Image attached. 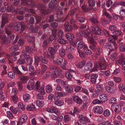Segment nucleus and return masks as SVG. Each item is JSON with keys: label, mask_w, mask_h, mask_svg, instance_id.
<instances>
[{"label": "nucleus", "mask_w": 125, "mask_h": 125, "mask_svg": "<svg viewBox=\"0 0 125 125\" xmlns=\"http://www.w3.org/2000/svg\"><path fill=\"white\" fill-rule=\"evenodd\" d=\"M79 120H78L75 124V125H87L86 123L90 122L89 119L87 117L84 116L82 115L78 116Z\"/></svg>", "instance_id": "nucleus-1"}, {"label": "nucleus", "mask_w": 125, "mask_h": 125, "mask_svg": "<svg viewBox=\"0 0 125 125\" xmlns=\"http://www.w3.org/2000/svg\"><path fill=\"white\" fill-rule=\"evenodd\" d=\"M89 34L87 31L84 30L80 31L79 33H76L77 41H79L82 40V37L83 36H84L86 37H87L89 35Z\"/></svg>", "instance_id": "nucleus-2"}, {"label": "nucleus", "mask_w": 125, "mask_h": 125, "mask_svg": "<svg viewBox=\"0 0 125 125\" xmlns=\"http://www.w3.org/2000/svg\"><path fill=\"white\" fill-rule=\"evenodd\" d=\"M25 28V25L23 23H21L19 22H17L14 27L15 30L18 31L20 30L21 31H24Z\"/></svg>", "instance_id": "nucleus-3"}, {"label": "nucleus", "mask_w": 125, "mask_h": 125, "mask_svg": "<svg viewBox=\"0 0 125 125\" xmlns=\"http://www.w3.org/2000/svg\"><path fill=\"white\" fill-rule=\"evenodd\" d=\"M56 62L57 63L56 64L58 65H60L62 69H66V65L67 64V62L64 59H63L62 57H61L59 61Z\"/></svg>", "instance_id": "nucleus-4"}, {"label": "nucleus", "mask_w": 125, "mask_h": 125, "mask_svg": "<svg viewBox=\"0 0 125 125\" xmlns=\"http://www.w3.org/2000/svg\"><path fill=\"white\" fill-rule=\"evenodd\" d=\"M118 62L119 65L122 66V69L125 70V58L124 55H122L120 56Z\"/></svg>", "instance_id": "nucleus-5"}, {"label": "nucleus", "mask_w": 125, "mask_h": 125, "mask_svg": "<svg viewBox=\"0 0 125 125\" xmlns=\"http://www.w3.org/2000/svg\"><path fill=\"white\" fill-rule=\"evenodd\" d=\"M91 28L93 32L95 35H100L101 34V30L97 25H95L94 27L91 26Z\"/></svg>", "instance_id": "nucleus-6"}, {"label": "nucleus", "mask_w": 125, "mask_h": 125, "mask_svg": "<svg viewBox=\"0 0 125 125\" xmlns=\"http://www.w3.org/2000/svg\"><path fill=\"white\" fill-rule=\"evenodd\" d=\"M93 111L95 114H101L103 112L102 108L100 106H94L93 108Z\"/></svg>", "instance_id": "nucleus-7"}, {"label": "nucleus", "mask_w": 125, "mask_h": 125, "mask_svg": "<svg viewBox=\"0 0 125 125\" xmlns=\"http://www.w3.org/2000/svg\"><path fill=\"white\" fill-rule=\"evenodd\" d=\"M113 35H112V37L115 40H116L118 36H123V32L121 31L117 30L113 32Z\"/></svg>", "instance_id": "nucleus-8"}, {"label": "nucleus", "mask_w": 125, "mask_h": 125, "mask_svg": "<svg viewBox=\"0 0 125 125\" xmlns=\"http://www.w3.org/2000/svg\"><path fill=\"white\" fill-rule=\"evenodd\" d=\"M93 64L91 61L87 62L84 67V71H87L90 70L93 67Z\"/></svg>", "instance_id": "nucleus-9"}, {"label": "nucleus", "mask_w": 125, "mask_h": 125, "mask_svg": "<svg viewBox=\"0 0 125 125\" xmlns=\"http://www.w3.org/2000/svg\"><path fill=\"white\" fill-rule=\"evenodd\" d=\"M27 88L29 90H31V88L33 89H35L34 82V80L32 79H30L29 81Z\"/></svg>", "instance_id": "nucleus-10"}, {"label": "nucleus", "mask_w": 125, "mask_h": 125, "mask_svg": "<svg viewBox=\"0 0 125 125\" xmlns=\"http://www.w3.org/2000/svg\"><path fill=\"white\" fill-rule=\"evenodd\" d=\"M7 15L6 14H3L2 16V21L0 27L2 28L5 24L8 22Z\"/></svg>", "instance_id": "nucleus-11"}, {"label": "nucleus", "mask_w": 125, "mask_h": 125, "mask_svg": "<svg viewBox=\"0 0 125 125\" xmlns=\"http://www.w3.org/2000/svg\"><path fill=\"white\" fill-rule=\"evenodd\" d=\"M12 55L11 53H10L9 55L6 54V55L7 58L8 59V61L9 63H12L11 61L14 62L15 61L17 60V57L16 56H13Z\"/></svg>", "instance_id": "nucleus-12"}, {"label": "nucleus", "mask_w": 125, "mask_h": 125, "mask_svg": "<svg viewBox=\"0 0 125 125\" xmlns=\"http://www.w3.org/2000/svg\"><path fill=\"white\" fill-rule=\"evenodd\" d=\"M27 118V117L26 115H24L21 116L19 118V124L22 125L26 122Z\"/></svg>", "instance_id": "nucleus-13"}, {"label": "nucleus", "mask_w": 125, "mask_h": 125, "mask_svg": "<svg viewBox=\"0 0 125 125\" xmlns=\"http://www.w3.org/2000/svg\"><path fill=\"white\" fill-rule=\"evenodd\" d=\"M80 41L77 44V46L79 49L83 48L84 50L88 49L87 47L85 45V43L82 40Z\"/></svg>", "instance_id": "nucleus-14"}, {"label": "nucleus", "mask_w": 125, "mask_h": 125, "mask_svg": "<svg viewBox=\"0 0 125 125\" xmlns=\"http://www.w3.org/2000/svg\"><path fill=\"white\" fill-rule=\"evenodd\" d=\"M56 0H52L49 3L48 6L49 9L51 11L54 10L55 8L54 6Z\"/></svg>", "instance_id": "nucleus-15"}, {"label": "nucleus", "mask_w": 125, "mask_h": 125, "mask_svg": "<svg viewBox=\"0 0 125 125\" xmlns=\"http://www.w3.org/2000/svg\"><path fill=\"white\" fill-rule=\"evenodd\" d=\"M61 57L59 56H58L56 57L53 55H51V57L49 58L50 60L52 62H53L55 64H56L58 61L60 59Z\"/></svg>", "instance_id": "nucleus-16"}, {"label": "nucleus", "mask_w": 125, "mask_h": 125, "mask_svg": "<svg viewBox=\"0 0 125 125\" xmlns=\"http://www.w3.org/2000/svg\"><path fill=\"white\" fill-rule=\"evenodd\" d=\"M111 109L112 111H114L115 112L118 113H119L121 110V108L119 107V105L117 104H112L111 106Z\"/></svg>", "instance_id": "nucleus-17"}, {"label": "nucleus", "mask_w": 125, "mask_h": 125, "mask_svg": "<svg viewBox=\"0 0 125 125\" xmlns=\"http://www.w3.org/2000/svg\"><path fill=\"white\" fill-rule=\"evenodd\" d=\"M13 26L12 24H10L5 27V32L7 34H10L11 33L10 30L12 29Z\"/></svg>", "instance_id": "nucleus-18"}, {"label": "nucleus", "mask_w": 125, "mask_h": 125, "mask_svg": "<svg viewBox=\"0 0 125 125\" xmlns=\"http://www.w3.org/2000/svg\"><path fill=\"white\" fill-rule=\"evenodd\" d=\"M66 38L68 41H71L74 39V35L70 33H68L66 35Z\"/></svg>", "instance_id": "nucleus-19"}, {"label": "nucleus", "mask_w": 125, "mask_h": 125, "mask_svg": "<svg viewBox=\"0 0 125 125\" xmlns=\"http://www.w3.org/2000/svg\"><path fill=\"white\" fill-rule=\"evenodd\" d=\"M73 99L74 101L78 104H80L82 103V100L77 96H73Z\"/></svg>", "instance_id": "nucleus-20"}, {"label": "nucleus", "mask_w": 125, "mask_h": 125, "mask_svg": "<svg viewBox=\"0 0 125 125\" xmlns=\"http://www.w3.org/2000/svg\"><path fill=\"white\" fill-rule=\"evenodd\" d=\"M98 77V75L95 74H94L91 76V81L92 83L94 84L96 83V82L97 78Z\"/></svg>", "instance_id": "nucleus-21"}, {"label": "nucleus", "mask_w": 125, "mask_h": 125, "mask_svg": "<svg viewBox=\"0 0 125 125\" xmlns=\"http://www.w3.org/2000/svg\"><path fill=\"white\" fill-rule=\"evenodd\" d=\"M100 99L102 102H105L108 100V97L106 94H101L99 96Z\"/></svg>", "instance_id": "nucleus-22"}, {"label": "nucleus", "mask_w": 125, "mask_h": 125, "mask_svg": "<svg viewBox=\"0 0 125 125\" xmlns=\"http://www.w3.org/2000/svg\"><path fill=\"white\" fill-rule=\"evenodd\" d=\"M79 112V109L77 107H74V108L73 112H72V111H70L69 112V113L73 116H75V114L77 115Z\"/></svg>", "instance_id": "nucleus-23"}, {"label": "nucleus", "mask_w": 125, "mask_h": 125, "mask_svg": "<svg viewBox=\"0 0 125 125\" xmlns=\"http://www.w3.org/2000/svg\"><path fill=\"white\" fill-rule=\"evenodd\" d=\"M38 59L41 62L44 64H47L48 63V61L42 56H40L39 57Z\"/></svg>", "instance_id": "nucleus-24"}, {"label": "nucleus", "mask_w": 125, "mask_h": 125, "mask_svg": "<svg viewBox=\"0 0 125 125\" xmlns=\"http://www.w3.org/2000/svg\"><path fill=\"white\" fill-rule=\"evenodd\" d=\"M97 19L96 15L94 14L93 15L92 17L90 19V20L92 22L96 24L98 22Z\"/></svg>", "instance_id": "nucleus-25"}, {"label": "nucleus", "mask_w": 125, "mask_h": 125, "mask_svg": "<svg viewBox=\"0 0 125 125\" xmlns=\"http://www.w3.org/2000/svg\"><path fill=\"white\" fill-rule=\"evenodd\" d=\"M90 104L89 102H86L83 104V105L81 107L80 109L82 110H86Z\"/></svg>", "instance_id": "nucleus-26"}, {"label": "nucleus", "mask_w": 125, "mask_h": 125, "mask_svg": "<svg viewBox=\"0 0 125 125\" xmlns=\"http://www.w3.org/2000/svg\"><path fill=\"white\" fill-rule=\"evenodd\" d=\"M88 2L89 4V9H92V7L95 6V2L94 0H88Z\"/></svg>", "instance_id": "nucleus-27"}, {"label": "nucleus", "mask_w": 125, "mask_h": 125, "mask_svg": "<svg viewBox=\"0 0 125 125\" xmlns=\"http://www.w3.org/2000/svg\"><path fill=\"white\" fill-rule=\"evenodd\" d=\"M118 53L114 52L113 53L110 55V58L111 60L113 61L115 60L116 58L117 55Z\"/></svg>", "instance_id": "nucleus-28"}, {"label": "nucleus", "mask_w": 125, "mask_h": 125, "mask_svg": "<svg viewBox=\"0 0 125 125\" xmlns=\"http://www.w3.org/2000/svg\"><path fill=\"white\" fill-rule=\"evenodd\" d=\"M45 90L47 93H50L52 91V86L50 84L47 85L46 87Z\"/></svg>", "instance_id": "nucleus-29"}, {"label": "nucleus", "mask_w": 125, "mask_h": 125, "mask_svg": "<svg viewBox=\"0 0 125 125\" xmlns=\"http://www.w3.org/2000/svg\"><path fill=\"white\" fill-rule=\"evenodd\" d=\"M12 70L15 73H17L18 74H22V73L19 70L17 66L12 67Z\"/></svg>", "instance_id": "nucleus-30"}, {"label": "nucleus", "mask_w": 125, "mask_h": 125, "mask_svg": "<svg viewBox=\"0 0 125 125\" xmlns=\"http://www.w3.org/2000/svg\"><path fill=\"white\" fill-rule=\"evenodd\" d=\"M46 5L42 4H39L37 6V7L38 9L41 11L45 9Z\"/></svg>", "instance_id": "nucleus-31"}, {"label": "nucleus", "mask_w": 125, "mask_h": 125, "mask_svg": "<svg viewBox=\"0 0 125 125\" xmlns=\"http://www.w3.org/2000/svg\"><path fill=\"white\" fill-rule=\"evenodd\" d=\"M97 90L95 91V92L97 93H102V92L103 89V87L101 85H99L97 87Z\"/></svg>", "instance_id": "nucleus-32"}, {"label": "nucleus", "mask_w": 125, "mask_h": 125, "mask_svg": "<svg viewBox=\"0 0 125 125\" xmlns=\"http://www.w3.org/2000/svg\"><path fill=\"white\" fill-rule=\"evenodd\" d=\"M85 63L86 62L84 60H83L78 63L77 67L78 68H81L85 65Z\"/></svg>", "instance_id": "nucleus-33"}, {"label": "nucleus", "mask_w": 125, "mask_h": 125, "mask_svg": "<svg viewBox=\"0 0 125 125\" xmlns=\"http://www.w3.org/2000/svg\"><path fill=\"white\" fill-rule=\"evenodd\" d=\"M37 106L39 108H41L43 106L44 104L43 102L42 101H38L36 102Z\"/></svg>", "instance_id": "nucleus-34"}, {"label": "nucleus", "mask_w": 125, "mask_h": 125, "mask_svg": "<svg viewBox=\"0 0 125 125\" xmlns=\"http://www.w3.org/2000/svg\"><path fill=\"white\" fill-rule=\"evenodd\" d=\"M56 90L55 92V93H57V94H62L61 92L62 91V88L60 85H57L56 86Z\"/></svg>", "instance_id": "nucleus-35"}, {"label": "nucleus", "mask_w": 125, "mask_h": 125, "mask_svg": "<svg viewBox=\"0 0 125 125\" xmlns=\"http://www.w3.org/2000/svg\"><path fill=\"white\" fill-rule=\"evenodd\" d=\"M119 47L120 51L123 52H125V44L122 43H121L119 44Z\"/></svg>", "instance_id": "nucleus-36"}, {"label": "nucleus", "mask_w": 125, "mask_h": 125, "mask_svg": "<svg viewBox=\"0 0 125 125\" xmlns=\"http://www.w3.org/2000/svg\"><path fill=\"white\" fill-rule=\"evenodd\" d=\"M23 96L24 101L25 102H27L30 98L29 94H23Z\"/></svg>", "instance_id": "nucleus-37"}, {"label": "nucleus", "mask_w": 125, "mask_h": 125, "mask_svg": "<svg viewBox=\"0 0 125 125\" xmlns=\"http://www.w3.org/2000/svg\"><path fill=\"white\" fill-rule=\"evenodd\" d=\"M58 42L62 44H65L67 43V42L66 40H64L62 37H60L58 40Z\"/></svg>", "instance_id": "nucleus-38"}, {"label": "nucleus", "mask_w": 125, "mask_h": 125, "mask_svg": "<svg viewBox=\"0 0 125 125\" xmlns=\"http://www.w3.org/2000/svg\"><path fill=\"white\" fill-rule=\"evenodd\" d=\"M66 22L65 24V30L67 31H72L73 29L72 26L70 25L66 24Z\"/></svg>", "instance_id": "nucleus-39"}, {"label": "nucleus", "mask_w": 125, "mask_h": 125, "mask_svg": "<svg viewBox=\"0 0 125 125\" xmlns=\"http://www.w3.org/2000/svg\"><path fill=\"white\" fill-rule=\"evenodd\" d=\"M25 8L24 7H22L20 9H17L15 10V13L18 12L20 14H22L23 13V10H25Z\"/></svg>", "instance_id": "nucleus-40"}, {"label": "nucleus", "mask_w": 125, "mask_h": 125, "mask_svg": "<svg viewBox=\"0 0 125 125\" xmlns=\"http://www.w3.org/2000/svg\"><path fill=\"white\" fill-rule=\"evenodd\" d=\"M19 48V46L18 45H14L13 46L10 48V51H12L13 52L17 50Z\"/></svg>", "instance_id": "nucleus-41"}, {"label": "nucleus", "mask_w": 125, "mask_h": 125, "mask_svg": "<svg viewBox=\"0 0 125 125\" xmlns=\"http://www.w3.org/2000/svg\"><path fill=\"white\" fill-rule=\"evenodd\" d=\"M71 120V117L69 115H66L64 117L63 120L65 123H67Z\"/></svg>", "instance_id": "nucleus-42"}, {"label": "nucleus", "mask_w": 125, "mask_h": 125, "mask_svg": "<svg viewBox=\"0 0 125 125\" xmlns=\"http://www.w3.org/2000/svg\"><path fill=\"white\" fill-rule=\"evenodd\" d=\"M10 110L14 114H17V112L18 110V108H14L13 106H11L10 108Z\"/></svg>", "instance_id": "nucleus-43"}, {"label": "nucleus", "mask_w": 125, "mask_h": 125, "mask_svg": "<svg viewBox=\"0 0 125 125\" xmlns=\"http://www.w3.org/2000/svg\"><path fill=\"white\" fill-rule=\"evenodd\" d=\"M12 98L14 103L16 104L18 102V97L16 94H14L12 95Z\"/></svg>", "instance_id": "nucleus-44"}, {"label": "nucleus", "mask_w": 125, "mask_h": 125, "mask_svg": "<svg viewBox=\"0 0 125 125\" xmlns=\"http://www.w3.org/2000/svg\"><path fill=\"white\" fill-rule=\"evenodd\" d=\"M120 14L121 17H125V7L122 8V9L120 12Z\"/></svg>", "instance_id": "nucleus-45"}, {"label": "nucleus", "mask_w": 125, "mask_h": 125, "mask_svg": "<svg viewBox=\"0 0 125 125\" xmlns=\"http://www.w3.org/2000/svg\"><path fill=\"white\" fill-rule=\"evenodd\" d=\"M33 62L32 59L30 57H27L26 59V63L28 65H31Z\"/></svg>", "instance_id": "nucleus-46"}, {"label": "nucleus", "mask_w": 125, "mask_h": 125, "mask_svg": "<svg viewBox=\"0 0 125 125\" xmlns=\"http://www.w3.org/2000/svg\"><path fill=\"white\" fill-rule=\"evenodd\" d=\"M64 102L62 100H58L55 101V105L58 106L62 105L64 104Z\"/></svg>", "instance_id": "nucleus-47"}, {"label": "nucleus", "mask_w": 125, "mask_h": 125, "mask_svg": "<svg viewBox=\"0 0 125 125\" xmlns=\"http://www.w3.org/2000/svg\"><path fill=\"white\" fill-rule=\"evenodd\" d=\"M98 46L96 44V43L95 44L92 45L90 46V49L93 51L95 52Z\"/></svg>", "instance_id": "nucleus-48"}, {"label": "nucleus", "mask_w": 125, "mask_h": 125, "mask_svg": "<svg viewBox=\"0 0 125 125\" xmlns=\"http://www.w3.org/2000/svg\"><path fill=\"white\" fill-rule=\"evenodd\" d=\"M119 91L121 93V92H123L124 91H125V85L123 83L121 84L119 86Z\"/></svg>", "instance_id": "nucleus-49"}, {"label": "nucleus", "mask_w": 125, "mask_h": 125, "mask_svg": "<svg viewBox=\"0 0 125 125\" xmlns=\"http://www.w3.org/2000/svg\"><path fill=\"white\" fill-rule=\"evenodd\" d=\"M7 116L9 119H12L13 117V114L10 111H7Z\"/></svg>", "instance_id": "nucleus-50"}, {"label": "nucleus", "mask_w": 125, "mask_h": 125, "mask_svg": "<svg viewBox=\"0 0 125 125\" xmlns=\"http://www.w3.org/2000/svg\"><path fill=\"white\" fill-rule=\"evenodd\" d=\"M7 41V37L6 36H3L1 38L0 42L3 44L5 43Z\"/></svg>", "instance_id": "nucleus-51"}, {"label": "nucleus", "mask_w": 125, "mask_h": 125, "mask_svg": "<svg viewBox=\"0 0 125 125\" xmlns=\"http://www.w3.org/2000/svg\"><path fill=\"white\" fill-rule=\"evenodd\" d=\"M104 63H106V60L104 57H100L98 63L99 65Z\"/></svg>", "instance_id": "nucleus-52"}, {"label": "nucleus", "mask_w": 125, "mask_h": 125, "mask_svg": "<svg viewBox=\"0 0 125 125\" xmlns=\"http://www.w3.org/2000/svg\"><path fill=\"white\" fill-rule=\"evenodd\" d=\"M25 50L27 52L30 53L32 52L33 49L31 47L27 46L25 47Z\"/></svg>", "instance_id": "nucleus-53"}, {"label": "nucleus", "mask_w": 125, "mask_h": 125, "mask_svg": "<svg viewBox=\"0 0 125 125\" xmlns=\"http://www.w3.org/2000/svg\"><path fill=\"white\" fill-rule=\"evenodd\" d=\"M35 108L34 106L32 104L31 105H28L27 107V109L29 110H33L35 109Z\"/></svg>", "instance_id": "nucleus-54"}, {"label": "nucleus", "mask_w": 125, "mask_h": 125, "mask_svg": "<svg viewBox=\"0 0 125 125\" xmlns=\"http://www.w3.org/2000/svg\"><path fill=\"white\" fill-rule=\"evenodd\" d=\"M104 46L107 49L111 50V51L114 50L113 49L112 50V47L111 46V44L109 43H105L104 44Z\"/></svg>", "instance_id": "nucleus-55"}, {"label": "nucleus", "mask_w": 125, "mask_h": 125, "mask_svg": "<svg viewBox=\"0 0 125 125\" xmlns=\"http://www.w3.org/2000/svg\"><path fill=\"white\" fill-rule=\"evenodd\" d=\"M48 50L51 55H53L55 53V51L53 48L50 47L48 48Z\"/></svg>", "instance_id": "nucleus-56"}, {"label": "nucleus", "mask_w": 125, "mask_h": 125, "mask_svg": "<svg viewBox=\"0 0 125 125\" xmlns=\"http://www.w3.org/2000/svg\"><path fill=\"white\" fill-rule=\"evenodd\" d=\"M19 79L23 82L27 81L28 80V78L26 76L20 75L19 77Z\"/></svg>", "instance_id": "nucleus-57"}, {"label": "nucleus", "mask_w": 125, "mask_h": 125, "mask_svg": "<svg viewBox=\"0 0 125 125\" xmlns=\"http://www.w3.org/2000/svg\"><path fill=\"white\" fill-rule=\"evenodd\" d=\"M65 76L66 78L69 79H71L72 78V75L68 71L66 72L65 73Z\"/></svg>", "instance_id": "nucleus-58"}, {"label": "nucleus", "mask_w": 125, "mask_h": 125, "mask_svg": "<svg viewBox=\"0 0 125 125\" xmlns=\"http://www.w3.org/2000/svg\"><path fill=\"white\" fill-rule=\"evenodd\" d=\"M15 73L12 72H9L8 73V77L10 78L14 79L15 77Z\"/></svg>", "instance_id": "nucleus-59"}, {"label": "nucleus", "mask_w": 125, "mask_h": 125, "mask_svg": "<svg viewBox=\"0 0 125 125\" xmlns=\"http://www.w3.org/2000/svg\"><path fill=\"white\" fill-rule=\"evenodd\" d=\"M100 69L102 70H105L106 69L107 67V64L106 63H104L100 64L99 65Z\"/></svg>", "instance_id": "nucleus-60"}, {"label": "nucleus", "mask_w": 125, "mask_h": 125, "mask_svg": "<svg viewBox=\"0 0 125 125\" xmlns=\"http://www.w3.org/2000/svg\"><path fill=\"white\" fill-rule=\"evenodd\" d=\"M18 84V87L19 90L21 91L22 89V83L21 82L18 81L17 82Z\"/></svg>", "instance_id": "nucleus-61"}, {"label": "nucleus", "mask_w": 125, "mask_h": 125, "mask_svg": "<svg viewBox=\"0 0 125 125\" xmlns=\"http://www.w3.org/2000/svg\"><path fill=\"white\" fill-rule=\"evenodd\" d=\"M47 68V67L45 65H42V66L41 73L42 74L43 73L46 71Z\"/></svg>", "instance_id": "nucleus-62"}, {"label": "nucleus", "mask_w": 125, "mask_h": 125, "mask_svg": "<svg viewBox=\"0 0 125 125\" xmlns=\"http://www.w3.org/2000/svg\"><path fill=\"white\" fill-rule=\"evenodd\" d=\"M18 107L21 109L24 110L25 107L23 104L21 102L19 103L18 104Z\"/></svg>", "instance_id": "nucleus-63"}, {"label": "nucleus", "mask_w": 125, "mask_h": 125, "mask_svg": "<svg viewBox=\"0 0 125 125\" xmlns=\"http://www.w3.org/2000/svg\"><path fill=\"white\" fill-rule=\"evenodd\" d=\"M65 88L66 91L68 93H70L73 91V89L71 87L67 86L65 87Z\"/></svg>", "instance_id": "nucleus-64"}]
</instances>
